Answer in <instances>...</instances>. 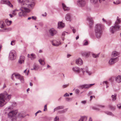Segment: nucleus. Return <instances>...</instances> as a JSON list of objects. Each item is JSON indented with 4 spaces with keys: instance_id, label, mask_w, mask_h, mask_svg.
Returning <instances> with one entry per match:
<instances>
[{
    "instance_id": "3c124183",
    "label": "nucleus",
    "mask_w": 121,
    "mask_h": 121,
    "mask_svg": "<svg viewBox=\"0 0 121 121\" xmlns=\"http://www.w3.org/2000/svg\"><path fill=\"white\" fill-rule=\"evenodd\" d=\"M108 82L107 81H104L103 82V84H104L105 83L106 84V87L107 88L108 87V86L107 85Z\"/></svg>"
},
{
    "instance_id": "13d9d810",
    "label": "nucleus",
    "mask_w": 121,
    "mask_h": 121,
    "mask_svg": "<svg viewBox=\"0 0 121 121\" xmlns=\"http://www.w3.org/2000/svg\"><path fill=\"white\" fill-rule=\"evenodd\" d=\"M102 21H103L104 22H105L106 23H107V21H106L105 19H104V18H102Z\"/></svg>"
},
{
    "instance_id": "052dcab7",
    "label": "nucleus",
    "mask_w": 121,
    "mask_h": 121,
    "mask_svg": "<svg viewBox=\"0 0 121 121\" xmlns=\"http://www.w3.org/2000/svg\"><path fill=\"white\" fill-rule=\"evenodd\" d=\"M117 107L119 109H121V105H120L119 104L117 105Z\"/></svg>"
},
{
    "instance_id": "4c0bfd02",
    "label": "nucleus",
    "mask_w": 121,
    "mask_h": 121,
    "mask_svg": "<svg viewBox=\"0 0 121 121\" xmlns=\"http://www.w3.org/2000/svg\"><path fill=\"white\" fill-rule=\"evenodd\" d=\"M75 90V92L77 94H78L80 92L79 90L78 89H75V88L73 90Z\"/></svg>"
},
{
    "instance_id": "f257e3e1",
    "label": "nucleus",
    "mask_w": 121,
    "mask_h": 121,
    "mask_svg": "<svg viewBox=\"0 0 121 121\" xmlns=\"http://www.w3.org/2000/svg\"><path fill=\"white\" fill-rule=\"evenodd\" d=\"M21 6L19 9L20 11L18 13L19 17H25L26 15V13L30 12L34 7L35 4L34 0H17Z\"/></svg>"
},
{
    "instance_id": "bb28decb",
    "label": "nucleus",
    "mask_w": 121,
    "mask_h": 121,
    "mask_svg": "<svg viewBox=\"0 0 121 121\" xmlns=\"http://www.w3.org/2000/svg\"><path fill=\"white\" fill-rule=\"evenodd\" d=\"M5 26V23L3 21H0V27L1 28H4Z\"/></svg>"
},
{
    "instance_id": "e433bc0d",
    "label": "nucleus",
    "mask_w": 121,
    "mask_h": 121,
    "mask_svg": "<svg viewBox=\"0 0 121 121\" xmlns=\"http://www.w3.org/2000/svg\"><path fill=\"white\" fill-rule=\"evenodd\" d=\"M86 73L89 76L91 75L92 73L91 72L89 71L88 69V70H86Z\"/></svg>"
},
{
    "instance_id": "a211bd4d",
    "label": "nucleus",
    "mask_w": 121,
    "mask_h": 121,
    "mask_svg": "<svg viewBox=\"0 0 121 121\" xmlns=\"http://www.w3.org/2000/svg\"><path fill=\"white\" fill-rule=\"evenodd\" d=\"M52 45L58 47L61 44L60 41H58L56 40H53L52 42Z\"/></svg>"
},
{
    "instance_id": "ddd939ff",
    "label": "nucleus",
    "mask_w": 121,
    "mask_h": 121,
    "mask_svg": "<svg viewBox=\"0 0 121 121\" xmlns=\"http://www.w3.org/2000/svg\"><path fill=\"white\" fill-rule=\"evenodd\" d=\"M118 60L117 57L115 58H111L109 60L108 62L109 64L110 65L114 64Z\"/></svg>"
},
{
    "instance_id": "cd10ccee",
    "label": "nucleus",
    "mask_w": 121,
    "mask_h": 121,
    "mask_svg": "<svg viewBox=\"0 0 121 121\" xmlns=\"http://www.w3.org/2000/svg\"><path fill=\"white\" fill-rule=\"evenodd\" d=\"M119 54V53L117 51L113 52L112 54V56H118Z\"/></svg>"
},
{
    "instance_id": "338daca9",
    "label": "nucleus",
    "mask_w": 121,
    "mask_h": 121,
    "mask_svg": "<svg viewBox=\"0 0 121 121\" xmlns=\"http://www.w3.org/2000/svg\"><path fill=\"white\" fill-rule=\"evenodd\" d=\"M99 3H102V1H105V0H99Z\"/></svg>"
},
{
    "instance_id": "7ed1b4c3",
    "label": "nucleus",
    "mask_w": 121,
    "mask_h": 121,
    "mask_svg": "<svg viewBox=\"0 0 121 121\" xmlns=\"http://www.w3.org/2000/svg\"><path fill=\"white\" fill-rule=\"evenodd\" d=\"M121 19L117 17V20L115 22L114 26H111L110 29V32L112 34L114 33L116 31L121 30L119 24L120 23Z\"/></svg>"
},
{
    "instance_id": "37998d69",
    "label": "nucleus",
    "mask_w": 121,
    "mask_h": 121,
    "mask_svg": "<svg viewBox=\"0 0 121 121\" xmlns=\"http://www.w3.org/2000/svg\"><path fill=\"white\" fill-rule=\"evenodd\" d=\"M109 108L112 110H114L115 109L114 107L112 106L111 105H109Z\"/></svg>"
},
{
    "instance_id": "09e8293b",
    "label": "nucleus",
    "mask_w": 121,
    "mask_h": 121,
    "mask_svg": "<svg viewBox=\"0 0 121 121\" xmlns=\"http://www.w3.org/2000/svg\"><path fill=\"white\" fill-rule=\"evenodd\" d=\"M17 105L16 103L15 102H13L11 106L13 108V107L16 106Z\"/></svg>"
},
{
    "instance_id": "2eb2a0df",
    "label": "nucleus",
    "mask_w": 121,
    "mask_h": 121,
    "mask_svg": "<svg viewBox=\"0 0 121 121\" xmlns=\"http://www.w3.org/2000/svg\"><path fill=\"white\" fill-rule=\"evenodd\" d=\"M81 70L82 73V74H79V76L81 78L83 77V76L84 75L85 73L86 72V70L88 69V68L87 67H85L84 68H82L81 69Z\"/></svg>"
},
{
    "instance_id": "680f3d73",
    "label": "nucleus",
    "mask_w": 121,
    "mask_h": 121,
    "mask_svg": "<svg viewBox=\"0 0 121 121\" xmlns=\"http://www.w3.org/2000/svg\"><path fill=\"white\" fill-rule=\"evenodd\" d=\"M6 22H8L9 23V25H10L11 23H12V21H6Z\"/></svg>"
},
{
    "instance_id": "1a4fd4ad",
    "label": "nucleus",
    "mask_w": 121,
    "mask_h": 121,
    "mask_svg": "<svg viewBox=\"0 0 121 121\" xmlns=\"http://www.w3.org/2000/svg\"><path fill=\"white\" fill-rule=\"evenodd\" d=\"M73 17H72L70 14L68 13L66 14L65 16V18L66 20L69 22H71L73 20Z\"/></svg>"
},
{
    "instance_id": "bf43d9fd",
    "label": "nucleus",
    "mask_w": 121,
    "mask_h": 121,
    "mask_svg": "<svg viewBox=\"0 0 121 121\" xmlns=\"http://www.w3.org/2000/svg\"><path fill=\"white\" fill-rule=\"evenodd\" d=\"M31 18L33 20H35L36 19V18L35 17L33 16L31 17Z\"/></svg>"
},
{
    "instance_id": "aec40b11",
    "label": "nucleus",
    "mask_w": 121,
    "mask_h": 121,
    "mask_svg": "<svg viewBox=\"0 0 121 121\" xmlns=\"http://www.w3.org/2000/svg\"><path fill=\"white\" fill-rule=\"evenodd\" d=\"M25 60V57L23 56H20V59L18 60V62L20 64L24 63Z\"/></svg>"
},
{
    "instance_id": "4468645a",
    "label": "nucleus",
    "mask_w": 121,
    "mask_h": 121,
    "mask_svg": "<svg viewBox=\"0 0 121 121\" xmlns=\"http://www.w3.org/2000/svg\"><path fill=\"white\" fill-rule=\"evenodd\" d=\"M72 70L74 72L78 73H79L81 72V69L80 68L77 66L73 67L72 68Z\"/></svg>"
},
{
    "instance_id": "6ab92c4d",
    "label": "nucleus",
    "mask_w": 121,
    "mask_h": 121,
    "mask_svg": "<svg viewBox=\"0 0 121 121\" xmlns=\"http://www.w3.org/2000/svg\"><path fill=\"white\" fill-rule=\"evenodd\" d=\"M13 108L11 106H8L5 108L4 110V112L5 114L9 113V112L11 111V110Z\"/></svg>"
},
{
    "instance_id": "ea45409f",
    "label": "nucleus",
    "mask_w": 121,
    "mask_h": 121,
    "mask_svg": "<svg viewBox=\"0 0 121 121\" xmlns=\"http://www.w3.org/2000/svg\"><path fill=\"white\" fill-rule=\"evenodd\" d=\"M35 58V55L33 54H31V56L30 57L31 60H33Z\"/></svg>"
},
{
    "instance_id": "49530a36",
    "label": "nucleus",
    "mask_w": 121,
    "mask_h": 121,
    "mask_svg": "<svg viewBox=\"0 0 121 121\" xmlns=\"http://www.w3.org/2000/svg\"><path fill=\"white\" fill-rule=\"evenodd\" d=\"M78 87L81 89H83L84 88V84L79 85L78 86Z\"/></svg>"
},
{
    "instance_id": "4be33fe9",
    "label": "nucleus",
    "mask_w": 121,
    "mask_h": 121,
    "mask_svg": "<svg viewBox=\"0 0 121 121\" xmlns=\"http://www.w3.org/2000/svg\"><path fill=\"white\" fill-rule=\"evenodd\" d=\"M95 84H84V88H90L93 85H94Z\"/></svg>"
},
{
    "instance_id": "f8f14e48",
    "label": "nucleus",
    "mask_w": 121,
    "mask_h": 121,
    "mask_svg": "<svg viewBox=\"0 0 121 121\" xmlns=\"http://www.w3.org/2000/svg\"><path fill=\"white\" fill-rule=\"evenodd\" d=\"M86 19L89 22L90 27H91L93 24V21L92 18L89 15L87 16Z\"/></svg>"
},
{
    "instance_id": "c9c22d12",
    "label": "nucleus",
    "mask_w": 121,
    "mask_h": 121,
    "mask_svg": "<svg viewBox=\"0 0 121 121\" xmlns=\"http://www.w3.org/2000/svg\"><path fill=\"white\" fill-rule=\"evenodd\" d=\"M99 53L96 54H93L92 56L93 57L95 58H97L99 56Z\"/></svg>"
},
{
    "instance_id": "393cba45",
    "label": "nucleus",
    "mask_w": 121,
    "mask_h": 121,
    "mask_svg": "<svg viewBox=\"0 0 121 121\" xmlns=\"http://www.w3.org/2000/svg\"><path fill=\"white\" fill-rule=\"evenodd\" d=\"M87 119V117L86 116H81L79 121H86Z\"/></svg>"
},
{
    "instance_id": "69168bd1",
    "label": "nucleus",
    "mask_w": 121,
    "mask_h": 121,
    "mask_svg": "<svg viewBox=\"0 0 121 121\" xmlns=\"http://www.w3.org/2000/svg\"><path fill=\"white\" fill-rule=\"evenodd\" d=\"M31 70H36V68H35V67L34 66H33V69H31Z\"/></svg>"
},
{
    "instance_id": "8fccbe9b",
    "label": "nucleus",
    "mask_w": 121,
    "mask_h": 121,
    "mask_svg": "<svg viewBox=\"0 0 121 121\" xmlns=\"http://www.w3.org/2000/svg\"><path fill=\"white\" fill-rule=\"evenodd\" d=\"M59 118L57 116L54 119V121H58Z\"/></svg>"
},
{
    "instance_id": "f03ea898",
    "label": "nucleus",
    "mask_w": 121,
    "mask_h": 121,
    "mask_svg": "<svg viewBox=\"0 0 121 121\" xmlns=\"http://www.w3.org/2000/svg\"><path fill=\"white\" fill-rule=\"evenodd\" d=\"M11 95L8 94L6 92L0 94V107L5 105L11 98Z\"/></svg>"
},
{
    "instance_id": "72a5a7b5",
    "label": "nucleus",
    "mask_w": 121,
    "mask_h": 121,
    "mask_svg": "<svg viewBox=\"0 0 121 121\" xmlns=\"http://www.w3.org/2000/svg\"><path fill=\"white\" fill-rule=\"evenodd\" d=\"M71 29L72 30L74 34L76 32V29L73 27L71 26L70 27Z\"/></svg>"
},
{
    "instance_id": "603ef678",
    "label": "nucleus",
    "mask_w": 121,
    "mask_h": 121,
    "mask_svg": "<svg viewBox=\"0 0 121 121\" xmlns=\"http://www.w3.org/2000/svg\"><path fill=\"white\" fill-rule=\"evenodd\" d=\"M92 108L93 109L96 110H99V108H96L95 107H92Z\"/></svg>"
},
{
    "instance_id": "473e14b6",
    "label": "nucleus",
    "mask_w": 121,
    "mask_h": 121,
    "mask_svg": "<svg viewBox=\"0 0 121 121\" xmlns=\"http://www.w3.org/2000/svg\"><path fill=\"white\" fill-rule=\"evenodd\" d=\"M67 108H66L63 110L59 111L58 112L60 114H62L65 113L67 111Z\"/></svg>"
},
{
    "instance_id": "b1692460",
    "label": "nucleus",
    "mask_w": 121,
    "mask_h": 121,
    "mask_svg": "<svg viewBox=\"0 0 121 121\" xmlns=\"http://www.w3.org/2000/svg\"><path fill=\"white\" fill-rule=\"evenodd\" d=\"M25 116V115L23 114L21 112V113H19L17 115V117L18 118H22L24 117Z\"/></svg>"
},
{
    "instance_id": "2f4dec72",
    "label": "nucleus",
    "mask_w": 121,
    "mask_h": 121,
    "mask_svg": "<svg viewBox=\"0 0 121 121\" xmlns=\"http://www.w3.org/2000/svg\"><path fill=\"white\" fill-rule=\"evenodd\" d=\"M117 95L116 94H115L114 95H112L111 96L112 100L113 101L115 100L116 99Z\"/></svg>"
},
{
    "instance_id": "a878e982",
    "label": "nucleus",
    "mask_w": 121,
    "mask_h": 121,
    "mask_svg": "<svg viewBox=\"0 0 121 121\" xmlns=\"http://www.w3.org/2000/svg\"><path fill=\"white\" fill-rule=\"evenodd\" d=\"M91 54V52H85L82 53V55L86 57L89 56Z\"/></svg>"
},
{
    "instance_id": "f704fd0d",
    "label": "nucleus",
    "mask_w": 121,
    "mask_h": 121,
    "mask_svg": "<svg viewBox=\"0 0 121 121\" xmlns=\"http://www.w3.org/2000/svg\"><path fill=\"white\" fill-rule=\"evenodd\" d=\"M57 110L63 109L64 107V106H60L56 107Z\"/></svg>"
},
{
    "instance_id": "864d4df0",
    "label": "nucleus",
    "mask_w": 121,
    "mask_h": 121,
    "mask_svg": "<svg viewBox=\"0 0 121 121\" xmlns=\"http://www.w3.org/2000/svg\"><path fill=\"white\" fill-rule=\"evenodd\" d=\"M69 96V94H68L67 93H66L65 94H64L63 95L64 97H67Z\"/></svg>"
},
{
    "instance_id": "6e6d98bb",
    "label": "nucleus",
    "mask_w": 121,
    "mask_h": 121,
    "mask_svg": "<svg viewBox=\"0 0 121 121\" xmlns=\"http://www.w3.org/2000/svg\"><path fill=\"white\" fill-rule=\"evenodd\" d=\"M41 112V111L40 110H39L38 111L35 113V116H36L37 114H38V113H40V112Z\"/></svg>"
},
{
    "instance_id": "423d86ee",
    "label": "nucleus",
    "mask_w": 121,
    "mask_h": 121,
    "mask_svg": "<svg viewBox=\"0 0 121 121\" xmlns=\"http://www.w3.org/2000/svg\"><path fill=\"white\" fill-rule=\"evenodd\" d=\"M77 4L78 6L83 7L86 6V2L85 0H78L77 1Z\"/></svg>"
},
{
    "instance_id": "4d7b16f0",
    "label": "nucleus",
    "mask_w": 121,
    "mask_h": 121,
    "mask_svg": "<svg viewBox=\"0 0 121 121\" xmlns=\"http://www.w3.org/2000/svg\"><path fill=\"white\" fill-rule=\"evenodd\" d=\"M47 110V105H45L44 107V111H45Z\"/></svg>"
},
{
    "instance_id": "dca6fc26",
    "label": "nucleus",
    "mask_w": 121,
    "mask_h": 121,
    "mask_svg": "<svg viewBox=\"0 0 121 121\" xmlns=\"http://www.w3.org/2000/svg\"><path fill=\"white\" fill-rule=\"evenodd\" d=\"M76 63L78 65H81L83 64V61L80 58H78L76 60Z\"/></svg>"
},
{
    "instance_id": "0e129e2a",
    "label": "nucleus",
    "mask_w": 121,
    "mask_h": 121,
    "mask_svg": "<svg viewBox=\"0 0 121 121\" xmlns=\"http://www.w3.org/2000/svg\"><path fill=\"white\" fill-rule=\"evenodd\" d=\"M15 11H14V10L12 12V14L15 15L16 14V13H15Z\"/></svg>"
},
{
    "instance_id": "39448f33",
    "label": "nucleus",
    "mask_w": 121,
    "mask_h": 121,
    "mask_svg": "<svg viewBox=\"0 0 121 121\" xmlns=\"http://www.w3.org/2000/svg\"><path fill=\"white\" fill-rule=\"evenodd\" d=\"M17 54L16 51L14 50L11 51L9 52V59L13 60L16 58Z\"/></svg>"
},
{
    "instance_id": "c85d7f7f",
    "label": "nucleus",
    "mask_w": 121,
    "mask_h": 121,
    "mask_svg": "<svg viewBox=\"0 0 121 121\" xmlns=\"http://www.w3.org/2000/svg\"><path fill=\"white\" fill-rule=\"evenodd\" d=\"M90 2L93 4H96L98 3V0H90Z\"/></svg>"
},
{
    "instance_id": "9b49d317",
    "label": "nucleus",
    "mask_w": 121,
    "mask_h": 121,
    "mask_svg": "<svg viewBox=\"0 0 121 121\" xmlns=\"http://www.w3.org/2000/svg\"><path fill=\"white\" fill-rule=\"evenodd\" d=\"M13 75H14V76L16 78L20 80L22 83H24V80L23 77L21 76L19 74L14 73Z\"/></svg>"
},
{
    "instance_id": "c756f323",
    "label": "nucleus",
    "mask_w": 121,
    "mask_h": 121,
    "mask_svg": "<svg viewBox=\"0 0 121 121\" xmlns=\"http://www.w3.org/2000/svg\"><path fill=\"white\" fill-rule=\"evenodd\" d=\"M39 61L40 64L41 65H44L45 64V62L44 60L42 59H39Z\"/></svg>"
},
{
    "instance_id": "20e7f679",
    "label": "nucleus",
    "mask_w": 121,
    "mask_h": 121,
    "mask_svg": "<svg viewBox=\"0 0 121 121\" xmlns=\"http://www.w3.org/2000/svg\"><path fill=\"white\" fill-rule=\"evenodd\" d=\"M95 32L96 38L98 39H100L102 33V26L101 24H98L95 25Z\"/></svg>"
},
{
    "instance_id": "9d476101",
    "label": "nucleus",
    "mask_w": 121,
    "mask_h": 121,
    "mask_svg": "<svg viewBox=\"0 0 121 121\" xmlns=\"http://www.w3.org/2000/svg\"><path fill=\"white\" fill-rule=\"evenodd\" d=\"M1 3L2 4H7L11 7H13V6L10 2L9 0H1Z\"/></svg>"
},
{
    "instance_id": "0eeeda50",
    "label": "nucleus",
    "mask_w": 121,
    "mask_h": 121,
    "mask_svg": "<svg viewBox=\"0 0 121 121\" xmlns=\"http://www.w3.org/2000/svg\"><path fill=\"white\" fill-rule=\"evenodd\" d=\"M48 33L49 35L53 36L57 34V31L53 28H52L49 30Z\"/></svg>"
},
{
    "instance_id": "de8ad7c7",
    "label": "nucleus",
    "mask_w": 121,
    "mask_h": 121,
    "mask_svg": "<svg viewBox=\"0 0 121 121\" xmlns=\"http://www.w3.org/2000/svg\"><path fill=\"white\" fill-rule=\"evenodd\" d=\"M67 101H70L72 100V99L67 97L65 99Z\"/></svg>"
},
{
    "instance_id": "774afa93",
    "label": "nucleus",
    "mask_w": 121,
    "mask_h": 121,
    "mask_svg": "<svg viewBox=\"0 0 121 121\" xmlns=\"http://www.w3.org/2000/svg\"><path fill=\"white\" fill-rule=\"evenodd\" d=\"M92 119L91 118V117H89V121H92Z\"/></svg>"
},
{
    "instance_id": "7c9ffc66",
    "label": "nucleus",
    "mask_w": 121,
    "mask_h": 121,
    "mask_svg": "<svg viewBox=\"0 0 121 121\" xmlns=\"http://www.w3.org/2000/svg\"><path fill=\"white\" fill-rule=\"evenodd\" d=\"M105 113L108 115L111 116H114V115L111 112L109 111H106Z\"/></svg>"
},
{
    "instance_id": "412c9836",
    "label": "nucleus",
    "mask_w": 121,
    "mask_h": 121,
    "mask_svg": "<svg viewBox=\"0 0 121 121\" xmlns=\"http://www.w3.org/2000/svg\"><path fill=\"white\" fill-rule=\"evenodd\" d=\"M65 26V24L62 22H58V27L59 28H63Z\"/></svg>"
},
{
    "instance_id": "5701e85b",
    "label": "nucleus",
    "mask_w": 121,
    "mask_h": 121,
    "mask_svg": "<svg viewBox=\"0 0 121 121\" xmlns=\"http://www.w3.org/2000/svg\"><path fill=\"white\" fill-rule=\"evenodd\" d=\"M116 81L118 83L121 82V76L119 75L115 78Z\"/></svg>"
},
{
    "instance_id": "5fc2aeb1",
    "label": "nucleus",
    "mask_w": 121,
    "mask_h": 121,
    "mask_svg": "<svg viewBox=\"0 0 121 121\" xmlns=\"http://www.w3.org/2000/svg\"><path fill=\"white\" fill-rule=\"evenodd\" d=\"M34 66L35 67V68H36V70H38V69H39V67L38 65H35Z\"/></svg>"
},
{
    "instance_id": "f3484780",
    "label": "nucleus",
    "mask_w": 121,
    "mask_h": 121,
    "mask_svg": "<svg viewBox=\"0 0 121 121\" xmlns=\"http://www.w3.org/2000/svg\"><path fill=\"white\" fill-rule=\"evenodd\" d=\"M62 6L63 10L65 11H68L70 9V8L69 7H67L66 5L64 3H62Z\"/></svg>"
},
{
    "instance_id": "e2e57ef3",
    "label": "nucleus",
    "mask_w": 121,
    "mask_h": 121,
    "mask_svg": "<svg viewBox=\"0 0 121 121\" xmlns=\"http://www.w3.org/2000/svg\"><path fill=\"white\" fill-rule=\"evenodd\" d=\"M86 103V100H84L82 101L81 102V103L83 104H85Z\"/></svg>"
},
{
    "instance_id": "58836bf2",
    "label": "nucleus",
    "mask_w": 121,
    "mask_h": 121,
    "mask_svg": "<svg viewBox=\"0 0 121 121\" xmlns=\"http://www.w3.org/2000/svg\"><path fill=\"white\" fill-rule=\"evenodd\" d=\"M88 42L87 41H84L83 42V45L84 46H86L88 44Z\"/></svg>"
},
{
    "instance_id": "79ce46f5",
    "label": "nucleus",
    "mask_w": 121,
    "mask_h": 121,
    "mask_svg": "<svg viewBox=\"0 0 121 121\" xmlns=\"http://www.w3.org/2000/svg\"><path fill=\"white\" fill-rule=\"evenodd\" d=\"M113 3L115 4H117L120 3V1L119 0H117L116 2L114 1Z\"/></svg>"
},
{
    "instance_id": "6e6552de",
    "label": "nucleus",
    "mask_w": 121,
    "mask_h": 121,
    "mask_svg": "<svg viewBox=\"0 0 121 121\" xmlns=\"http://www.w3.org/2000/svg\"><path fill=\"white\" fill-rule=\"evenodd\" d=\"M17 113V111H11L8 114V117L10 118H12L13 117L16 116V115Z\"/></svg>"
},
{
    "instance_id": "a18cd8bd",
    "label": "nucleus",
    "mask_w": 121,
    "mask_h": 121,
    "mask_svg": "<svg viewBox=\"0 0 121 121\" xmlns=\"http://www.w3.org/2000/svg\"><path fill=\"white\" fill-rule=\"evenodd\" d=\"M69 84H67L63 85L62 86V87L63 88H64L67 87L69 85Z\"/></svg>"
},
{
    "instance_id": "a19ab883",
    "label": "nucleus",
    "mask_w": 121,
    "mask_h": 121,
    "mask_svg": "<svg viewBox=\"0 0 121 121\" xmlns=\"http://www.w3.org/2000/svg\"><path fill=\"white\" fill-rule=\"evenodd\" d=\"M68 33L65 31H64L62 33L61 36L62 37H64L65 35H66V34H67Z\"/></svg>"
},
{
    "instance_id": "c03bdc74",
    "label": "nucleus",
    "mask_w": 121,
    "mask_h": 121,
    "mask_svg": "<svg viewBox=\"0 0 121 121\" xmlns=\"http://www.w3.org/2000/svg\"><path fill=\"white\" fill-rule=\"evenodd\" d=\"M15 40H13L11 42V44H10L11 45H13V46L15 44Z\"/></svg>"
}]
</instances>
